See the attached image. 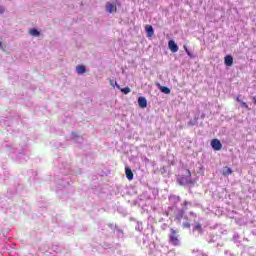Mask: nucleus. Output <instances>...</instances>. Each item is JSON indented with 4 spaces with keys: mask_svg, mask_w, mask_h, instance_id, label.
Segmentation results:
<instances>
[{
    "mask_svg": "<svg viewBox=\"0 0 256 256\" xmlns=\"http://www.w3.org/2000/svg\"><path fill=\"white\" fill-rule=\"evenodd\" d=\"M0 49H3V42H0Z\"/></svg>",
    "mask_w": 256,
    "mask_h": 256,
    "instance_id": "393cba45",
    "label": "nucleus"
},
{
    "mask_svg": "<svg viewBox=\"0 0 256 256\" xmlns=\"http://www.w3.org/2000/svg\"><path fill=\"white\" fill-rule=\"evenodd\" d=\"M125 173L128 181H133V170H131L129 167H126Z\"/></svg>",
    "mask_w": 256,
    "mask_h": 256,
    "instance_id": "6e6552de",
    "label": "nucleus"
},
{
    "mask_svg": "<svg viewBox=\"0 0 256 256\" xmlns=\"http://www.w3.org/2000/svg\"><path fill=\"white\" fill-rule=\"evenodd\" d=\"M160 91H161L162 93H165L166 95H169V93H171V89H169V88H167V87H165V86H161V87H160Z\"/></svg>",
    "mask_w": 256,
    "mask_h": 256,
    "instance_id": "f8f14e48",
    "label": "nucleus"
},
{
    "mask_svg": "<svg viewBox=\"0 0 256 256\" xmlns=\"http://www.w3.org/2000/svg\"><path fill=\"white\" fill-rule=\"evenodd\" d=\"M232 173H233V170H231V168H229V167H226V168H224L222 175L227 177V176L231 175Z\"/></svg>",
    "mask_w": 256,
    "mask_h": 256,
    "instance_id": "9b49d317",
    "label": "nucleus"
},
{
    "mask_svg": "<svg viewBox=\"0 0 256 256\" xmlns=\"http://www.w3.org/2000/svg\"><path fill=\"white\" fill-rule=\"evenodd\" d=\"M184 50L187 52V51H189V49H187V46L186 45H184Z\"/></svg>",
    "mask_w": 256,
    "mask_h": 256,
    "instance_id": "a878e982",
    "label": "nucleus"
},
{
    "mask_svg": "<svg viewBox=\"0 0 256 256\" xmlns=\"http://www.w3.org/2000/svg\"><path fill=\"white\" fill-rule=\"evenodd\" d=\"M236 101H238V103H242L241 99H239V96H237Z\"/></svg>",
    "mask_w": 256,
    "mask_h": 256,
    "instance_id": "412c9836",
    "label": "nucleus"
},
{
    "mask_svg": "<svg viewBox=\"0 0 256 256\" xmlns=\"http://www.w3.org/2000/svg\"><path fill=\"white\" fill-rule=\"evenodd\" d=\"M189 204V202L184 201V206L187 207V205Z\"/></svg>",
    "mask_w": 256,
    "mask_h": 256,
    "instance_id": "b1692460",
    "label": "nucleus"
},
{
    "mask_svg": "<svg viewBox=\"0 0 256 256\" xmlns=\"http://www.w3.org/2000/svg\"><path fill=\"white\" fill-rule=\"evenodd\" d=\"M183 228H184V229H191V223H189V222H184V223H183Z\"/></svg>",
    "mask_w": 256,
    "mask_h": 256,
    "instance_id": "dca6fc26",
    "label": "nucleus"
},
{
    "mask_svg": "<svg viewBox=\"0 0 256 256\" xmlns=\"http://www.w3.org/2000/svg\"><path fill=\"white\" fill-rule=\"evenodd\" d=\"M115 85H116L117 89H121V86H119V84H117V82H115Z\"/></svg>",
    "mask_w": 256,
    "mask_h": 256,
    "instance_id": "4be33fe9",
    "label": "nucleus"
},
{
    "mask_svg": "<svg viewBox=\"0 0 256 256\" xmlns=\"http://www.w3.org/2000/svg\"><path fill=\"white\" fill-rule=\"evenodd\" d=\"M29 34L32 35V37H39L41 35V32L39 30L33 28L29 30Z\"/></svg>",
    "mask_w": 256,
    "mask_h": 256,
    "instance_id": "9d476101",
    "label": "nucleus"
},
{
    "mask_svg": "<svg viewBox=\"0 0 256 256\" xmlns=\"http://www.w3.org/2000/svg\"><path fill=\"white\" fill-rule=\"evenodd\" d=\"M138 105L142 109H145V107H147V99L145 97H139L138 98Z\"/></svg>",
    "mask_w": 256,
    "mask_h": 256,
    "instance_id": "423d86ee",
    "label": "nucleus"
},
{
    "mask_svg": "<svg viewBox=\"0 0 256 256\" xmlns=\"http://www.w3.org/2000/svg\"><path fill=\"white\" fill-rule=\"evenodd\" d=\"M224 63L226 65V67H232L233 66V56L226 55L224 58Z\"/></svg>",
    "mask_w": 256,
    "mask_h": 256,
    "instance_id": "39448f33",
    "label": "nucleus"
},
{
    "mask_svg": "<svg viewBox=\"0 0 256 256\" xmlns=\"http://www.w3.org/2000/svg\"><path fill=\"white\" fill-rule=\"evenodd\" d=\"M184 215H185V211L181 210L180 213L176 216V219H178V221H181Z\"/></svg>",
    "mask_w": 256,
    "mask_h": 256,
    "instance_id": "4468645a",
    "label": "nucleus"
},
{
    "mask_svg": "<svg viewBox=\"0 0 256 256\" xmlns=\"http://www.w3.org/2000/svg\"><path fill=\"white\" fill-rule=\"evenodd\" d=\"M211 147L214 151H221V149H223V144H221L219 139L215 138L211 141Z\"/></svg>",
    "mask_w": 256,
    "mask_h": 256,
    "instance_id": "f03ea898",
    "label": "nucleus"
},
{
    "mask_svg": "<svg viewBox=\"0 0 256 256\" xmlns=\"http://www.w3.org/2000/svg\"><path fill=\"white\" fill-rule=\"evenodd\" d=\"M5 13V8L3 6H0V14Z\"/></svg>",
    "mask_w": 256,
    "mask_h": 256,
    "instance_id": "a211bd4d",
    "label": "nucleus"
},
{
    "mask_svg": "<svg viewBox=\"0 0 256 256\" xmlns=\"http://www.w3.org/2000/svg\"><path fill=\"white\" fill-rule=\"evenodd\" d=\"M120 91L124 93V95H129V93H131V88L129 87L120 88Z\"/></svg>",
    "mask_w": 256,
    "mask_h": 256,
    "instance_id": "ddd939ff",
    "label": "nucleus"
},
{
    "mask_svg": "<svg viewBox=\"0 0 256 256\" xmlns=\"http://www.w3.org/2000/svg\"><path fill=\"white\" fill-rule=\"evenodd\" d=\"M194 229H195L196 231H200V233L203 231V227H201V225H200L199 223H196Z\"/></svg>",
    "mask_w": 256,
    "mask_h": 256,
    "instance_id": "2eb2a0df",
    "label": "nucleus"
},
{
    "mask_svg": "<svg viewBox=\"0 0 256 256\" xmlns=\"http://www.w3.org/2000/svg\"><path fill=\"white\" fill-rule=\"evenodd\" d=\"M177 230L171 228L170 229V235H169V241L174 247H179L180 241H179V235H177Z\"/></svg>",
    "mask_w": 256,
    "mask_h": 256,
    "instance_id": "f257e3e1",
    "label": "nucleus"
},
{
    "mask_svg": "<svg viewBox=\"0 0 256 256\" xmlns=\"http://www.w3.org/2000/svg\"><path fill=\"white\" fill-rule=\"evenodd\" d=\"M72 136L75 138V137H78L77 135V132H72Z\"/></svg>",
    "mask_w": 256,
    "mask_h": 256,
    "instance_id": "aec40b11",
    "label": "nucleus"
},
{
    "mask_svg": "<svg viewBox=\"0 0 256 256\" xmlns=\"http://www.w3.org/2000/svg\"><path fill=\"white\" fill-rule=\"evenodd\" d=\"M187 173H188V177H191V171L187 170Z\"/></svg>",
    "mask_w": 256,
    "mask_h": 256,
    "instance_id": "5701e85b",
    "label": "nucleus"
},
{
    "mask_svg": "<svg viewBox=\"0 0 256 256\" xmlns=\"http://www.w3.org/2000/svg\"><path fill=\"white\" fill-rule=\"evenodd\" d=\"M106 11L107 13H117V5L115 3H106Z\"/></svg>",
    "mask_w": 256,
    "mask_h": 256,
    "instance_id": "7ed1b4c3",
    "label": "nucleus"
},
{
    "mask_svg": "<svg viewBox=\"0 0 256 256\" xmlns=\"http://www.w3.org/2000/svg\"><path fill=\"white\" fill-rule=\"evenodd\" d=\"M145 31L147 33V37H151L152 35H155V30H153V26L151 25H146Z\"/></svg>",
    "mask_w": 256,
    "mask_h": 256,
    "instance_id": "0eeeda50",
    "label": "nucleus"
},
{
    "mask_svg": "<svg viewBox=\"0 0 256 256\" xmlns=\"http://www.w3.org/2000/svg\"><path fill=\"white\" fill-rule=\"evenodd\" d=\"M87 71V68H85V66L83 65H78L76 67V73H78V75H83V73H85Z\"/></svg>",
    "mask_w": 256,
    "mask_h": 256,
    "instance_id": "1a4fd4ad",
    "label": "nucleus"
},
{
    "mask_svg": "<svg viewBox=\"0 0 256 256\" xmlns=\"http://www.w3.org/2000/svg\"><path fill=\"white\" fill-rule=\"evenodd\" d=\"M168 47L172 53H177V51H179V46H177V43H175L174 40L168 42Z\"/></svg>",
    "mask_w": 256,
    "mask_h": 256,
    "instance_id": "20e7f679",
    "label": "nucleus"
},
{
    "mask_svg": "<svg viewBox=\"0 0 256 256\" xmlns=\"http://www.w3.org/2000/svg\"><path fill=\"white\" fill-rule=\"evenodd\" d=\"M242 107H244L245 109H249V105H247L245 102H241Z\"/></svg>",
    "mask_w": 256,
    "mask_h": 256,
    "instance_id": "f3484780",
    "label": "nucleus"
},
{
    "mask_svg": "<svg viewBox=\"0 0 256 256\" xmlns=\"http://www.w3.org/2000/svg\"><path fill=\"white\" fill-rule=\"evenodd\" d=\"M186 53H187V56H188V57H193V54H191V51L186 50Z\"/></svg>",
    "mask_w": 256,
    "mask_h": 256,
    "instance_id": "6ab92c4d",
    "label": "nucleus"
}]
</instances>
